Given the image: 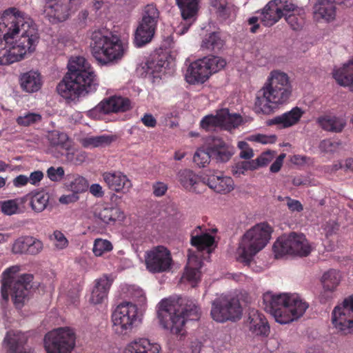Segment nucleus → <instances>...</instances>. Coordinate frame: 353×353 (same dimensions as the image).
I'll return each mask as SVG.
<instances>
[{
	"mask_svg": "<svg viewBox=\"0 0 353 353\" xmlns=\"http://www.w3.org/2000/svg\"><path fill=\"white\" fill-rule=\"evenodd\" d=\"M4 11L0 15V65H10L17 62L13 48L14 38L17 37L18 28L10 20H6Z\"/></svg>",
	"mask_w": 353,
	"mask_h": 353,
	"instance_id": "1a4fd4ad",
	"label": "nucleus"
},
{
	"mask_svg": "<svg viewBox=\"0 0 353 353\" xmlns=\"http://www.w3.org/2000/svg\"><path fill=\"white\" fill-rule=\"evenodd\" d=\"M332 322L341 334L346 335L353 332V295L345 298L334 308Z\"/></svg>",
	"mask_w": 353,
	"mask_h": 353,
	"instance_id": "ddd939ff",
	"label": "nucleus"
},
{
	"mask_svg": "<svg viewBox=\"0 0 353 353\" xmlns=\"http://www.w3.org/2000/svg\"><path fill=\"white\" fill-rule=\"evenodd\" d=\"M272 230L266 223L255 225L242 236L236 250L237 261L248 265L253 256L268 243Z\"/></svg>",
	"mask_w": 353,
	"mask_h": 353,
	"instance_id": "423d86ee",
	"label": "nucleus"
},
{
	"mask_svg": "<svg viewBox=\"0 0 353 353\" xmlns=\"http://www.w3.org/2000/svg\"><path fill=\"white\" fill-rule=\"evenodd\" d=\"M4 13L6 20L10 18V21H13L11 25L18 28L17 36L21 33L17 40L14 38L13 43L17 61H19L36 50L40 40L39 30L32 19L17 8H9L4 10Z\"/></svg>",
	"mask_w": 353,
	"mask_h": 353,
	"instance_id": "7ed1b4c3",
	"label": "nucleus"
},
{
	"mask_svg": "<svg viewBox=\"0 0 353 353\" xmlns=\"http://www.w3.org/2000/svg\"><path fill=\"white\" fill-rule=\"evenodd\" d=\"M161 350V347L159 343L141 338L129 343L123 353H160Z\"/></svg>",
	"mask_w": 353,
	"mask_h": 353,
	"instance_id": "b1692460",
	"label": "nucleus"
},
{
	"mask_svg": "<svg viewBox=\"0 0 353 353\" xmlns=\"http://www.w3.org/2000/svg\"><path fill=\"white\" fill-rule=\"evenodd\" d=\"M224 45L219 32H212L206 37L202 41L201 48L214 52L219 51Z\"/></svg>",
	"mask_w": 353,
	"mask_h": 353,
	"instance_id": "de8ad7c7",
	"label": "nucleus"
},
{
	"mask_svg": "<svg viewBox=\"0 0 353 353\" xmlns=\"http://www.w3.org/2000/svg\"><path fill=\"white\" fill-rule=\"evenodd\" d=\"M205 60L198 59L190 63L185 74V79L190 84L203 83L210 77Z\"/></svg>",
	"mask_w": 353,
	"mask_h": 353,
	"instance_id": "aec40b11",
	"label": "nucleus"
},
{
	"mask_svg": "<svg viewBox=\"0 0 353 353\" xmlns=\"http://www.w3.org/2000/svg\"><path fill=\"white\" fill-rule=\"evenodd\" d=\"M249 330L256 336H267L270 326L265 316L257 310H252L248 317Z\"/></svg>",
	"mask_w": 353,
	"mask_h": 353,
	"instance_id": "5701e85b",
	"label": "nucleus"
},
{
	"mask_svg": "<svg viewBox=\"0 0 353 353\" xmlns=\"http://www.w3.org/2000/svg\"><path fill=\"white\" fill-rule=\"evenodd\" d=\"M201 271L196 268H185L183 278L194 287L201 279Z\"/></svg>",
	"mask_w": 353,
	"mask_h": 353,
	"instance_id": "13d9d810",
	"label": "nucleus"
},
{
	"mask_svg": "<svg viewBox=\"0 0 353 353\" xmlns=\"http://www.w3.org/2000/svg\"><path fill=\"white\" fill-rule=\"evenodd\" d=\"M254 162L250 161H242L236 164V166L233 168L232 172L234 174H243L245 171L255 170L254 166Z\"/></svg>",
	"mask_w": 353,
	"mask_h": 353,
	"instance_id": "69168bd1",
	"label": "nucleus"
},
{
	"mask_svg": "<svg viewBox=\"0 0 353 353\" xmlns=\"http://www.w3.org/2000/svg\"><path fill=\"white\" fill-rule=\"evenodd\" d=\"M274 157V154L270 151L263 152L258 158L255 160H252L254 162V166L255 170L259 167L265 166L268 165Z\"/></svg>",
	"mask_w": 353,
	"mask_h": 353,
	"instance_id": "680f3d73",
	"label": "nucleus"
},
{
	"mask_svg": "<svg viewBox=\"0 0 353 353\" xmlns=\"http://www.w3.org/2000/svg\"><path fill=\"white\" fill-rule=\"evenodd\" d=\"M276 3L277 0H272L263 10L261 21L265 26H272L283 16Z\"/></svg>",
	"mask_w": 353,
	"mask_h": 353,
	"instance_id": "2f4dec72",
	"label": "nucleus"
},
{
	"mask_svg": "<svg viewBox=\"0 0 353 353\" xmlns=\"http://www.w3.org/2000/svg\"><path fill=\"white\" fill-rule=\"evenodd\" d=\"M291 94L292 86L288 74L279 70L272 71L256 93L255 112L266 115L274 113L288 102Z\"/></svg>",
	"mask_w": 353,
	"mask_h": 353,
	"instance_id": "f257e3e1",
	"label": "nucleus"
},
{
	"mask_svg": "<svg viewBox=\"0 0 353 353\" xmlns=\"http://www.w3.org/2000/svg\"><path fill=\"white\" fill-rule=\"evenodd\" d=\"M316 121L323 130L335 133L341 132L346 125L345 119L336 116H321Z\"/></svg>",
	"mask_w": 353,
	"mask_h": 353,
	"instance_id": "473e14b6",
	"label": "nucleus"
},
{
	"mask_svg": "<svg viewBox=\"0 0 353 353\" xmlns=\"http://www.w3.org/2000/svg\"><path fill=\"white\" fill-rule=\"evenodd\" d=\"M156 29L139 23L134 34V45L139 48L150 42L154 35Z\"/></svg>",
	"mask_w": 353,
	"mask_h": 353,
	"instance_id": "58836bf2",
	"label": "nucleus"
},
{
	"mask_svg": "<svg viewBox=\"0 0 353 353\" xmlns=\"http://www.w3.org/2000/svg\"><path fill=\"white\" fill-rule=\"evenodd\" d=\"M198 230L201 231V227L198 226L191 234V244L199 250L208 249L214 243V237L212 235L203 233L199 234Z\"/></svg>",
	"mask_w": 353,
	"mask_h": 353,
	"instance_id": "4c0bfd02",
	"label": "nucleus"
},
{
	"mask_svg": "<svg viewBox=\"0 0 353 353\" xmlns=\"http://www.w3.org/2000/svg\"><path fill=\"white\" fill-rule=\"evenodd\" d=\"M27 341L24 333L19 331L10 330L7 332L4 342L8 346L10 353H29L23 350V345Z\"/></svg>",
	"mask_w": 353,
	"mask_h": 353,
	"instance_id": "bb28decb",
	"label": "nucleus"
},
{
	"mask_svg": "<svg viewBox=\"0 0 353 353\" xmlns=\"http://www.w3.org/2000/svg\"><path fill=\"white\" fill-rule=\"evenodd\" d=\"M333 77L340 85L353 90V57L342 68L335 70Z\"/></svg>",
	"mask_w": 353,
	"mask_h": 353,
	"instance_id": "c9c22d12",
	"label": "nucleus"
},
{
	"mask_svg": "<svg viewBox=\"0 0 353 353\" xmlns=\"http://www.w3.org/2000/svg\"><path fill=\"white\" fill-rule=\"evenodd\" d=\"M181 185L187 191L201 193L205 189V177L201 179L190 169L181 170L177 174Z\"/></svg>",
	"mask_w": 353,
	"mask_h": 353,
	"instance_id": "6ab92c4d",
	"label": "nucleus"
},
{
	"mask_svg": "<svg viewBox=\"0 0 353 353\" xmlns=\"http://www.w3.org/2000/svg\"><path fill=\"white\" fill-rule=\"evenodd\" d=\"M112 250V245L108 240L97 239L94 242L92 252L97 256H101L105 252H109Z\"/></svg>",
	"mask_w": 353,
	"mask_h": 353,
	"instance_id": "6e6d98bb",
	"label": "nucleus"
},
{
	"mask_svg": "<svg viewBox=\"0 0 353 353\" xmlns=\"http://www.w3.org/2000/svg\"><path fill=\"white\" fill-rule=\"evenodd\" d=\"M19 271V265L9 267L2 272L1 280L2 299L6 303L10 296L17 310H21L28 302L34 279L31 274H23L17 277Z\"/></svg>",
	"mask_w": 353,
	"mask_h": 353,
	"instance_id": "39448f33",
	"label": "nucleus"
},
{
	"mask_svg": "<svg viewBox=\"0 0 353 353\" xmlns=\"http://www.w3.org/2000/svg\"><path fill=\"white\" fill-rule=\"evenodd\" d=\"M49 199L50 194L44 190L32 192L30 206L35 212H41L47 208Z\"/></svg>",
	"mask_w": 353,
	"mask_h": 353,
	"instance_id": "37998d69",
	"label": "nucleus"
},
{
	"mask_svg": "<svg viewBox=\"0 0 353 353\" xmlns=\"http://www.w3.org/2000/svg\"><path fill=\"white\" fill-rule=\"evenodd\" d=\"M200 127L207 132L215 131L217 128L221 129V117H219V110L215 115L208 114L202 118L200 121Z\"/></svg>",
	"mask_w": 353,
	"mask_h": 353,
	"instance_id": "8fccbe9b",
	"label": "nucleus"
},
{
	"mask_svg": "<svg viewBox=\"0 0 353 353\" xmlns=\"http://www.w3.org/2000/svg\"><path fill=\"white\" fill-rule=\"evenodd\" d=\"M98 82L94 70H84L65 78L57 86L58 93L63 98L74 100L97 90Z\"/></svg>",
	"mask_w": 353,
	"mask_h": 353,
	"instance_id": "0eeeda50",
	"label": "nucleus"
},
{
	"mask_svg": "<svg viewBox=\"0 0 353 353\" xmlns=\"http://www.w3.org/2000/svg\"><path fill=\"white\" fill-rule=\"evenodd\" d=\"M75 333L65 327L48 332L44 338L47 353H70L75 346Z\"/></svg>",
	"mask_w": 353,
	"mask_h": 353,
	"instance_id": "9b49d317",
	"label": "nucleus"
},
{
	"mask_svg": "<svg viewBox=\"0 0 353 353\" xmlns=\"http://www.w3.org/2000/svg\"><path fill=\"white\" fill-rule=\"evenodd\" d=\"M276 3L280 7V10L282 11L285 17V14H291L300 9L288 1L277 0Z\"/></svg>",
	"mask_w": 353,
	"mask_h": 353,
	"instance_id": "338daca9",
	"label": "nucleus"
},
{
	"mask_svg": "<svg viewBox=\"0 0 353 353\" xmlns=\"http://www.w3.org/2000/svg\"><path fill=\"white\" fill-rule=\"evenodd\" d=\"M47 139L49 143V150L57 151L61 154H63V151L69 150L71 147L68 137L64 132L57 130L49 132Z\"/></svg>",
	"mask_w": 353,
	"mask_h": 353,
	"instance_id": "393cba45",
	"label": "nucleus"
},
{
	"mask_svg": "<svg viewBox=\"0 0 353 353\" xmlns=\"http://www.w3.org/2000/svg\"><path fill=\"white\" fill-rule=\"evenodd\" d=\"M219 117H221V129L226 130H231L237 128L242 121L241 117L239 114H232L227 108L219 110Z\"/></svg>",
	"mask_w": 353,
	"mask_h": 353,
	"instance_id": "79ce46f5",
	"label": "nucleus"
},
{
	"mask_svg": "<svg viewBox=\"0 0 353 353\" xmlns=\"http://www.w3.org/2000/svg\"><path fill=\"white\" fill-rule=\"evenodd\" d=\"M273 251L276 258H281L285 254H291V243L289 235L279 237L273 245Z\"/></svg>",
	"mask_w": 353,
	"mask_h": 353,
	"instance_id": "49530a36",
	"label": "nucleus"
},
{
	"mask_svg": "<svg viewBox=\"0 0 353 353\" xmlns=\"http://www.w3.org/2000/svg\"><path fill=\"white\" fill-rule=\"evenodd\" d=\"M145 264L153 274L169 272L173 265L171 252L163 245L153 247L145 254Z\"/></svg>",
	"mask_w": 353,
	"mask_h": 353,
	"instance_id": "4468645a",
	"label": "nucleus"
},
{
	"mask_svg": "<svg viewBox=\"0 0 353 353\" xmlns=\"http://www.w3.org/2000/svg\"><path fill=\"white\" fill-rule=\"evenodd\" d=\"M126 50L127 47L120 38L112 34L107 49L108 54L105 56L103 64L121 59Z\"/></svg>",
	"mask_w": 353,
	"mask_h": 353,
	"instance_id": "c756f323",
	"label": "nucleus"
},
{
	"mask_svg": "<svg viewBox=\"0 0 353 353\" xmlns=\"http://www.w3.org/2000/svg\"><path fill=\"white\" fill-rule=\"evenodd\" d=\"M203 59L205 60L208 70L210 72V76L212 73H215L223 68L226 64V62L223 59L217 56L211 55L204 57Z\"/></svg>",
	"mask_w": 353,
	"mask_h": 353,
	"instance_id": "864d4df0",
	"label": "nucleus"
},
{
	"mask_svg": "<svg viewBox=\"0 0 353 353\" xmlns=\"http://www.w3.org/2000/svg\"><path fill=\"white\" fill-rule=\"evenodd\" d=\"M242 307L239 300L230 296H221L212 302L210 316L217 323L236 321L241 318Z\"/></svg>",
	"mask_w": 353,
	"mask_h": 353,
	"instance_id": "6e6552de",
	"label": "nucleus"
},
{
	"mask_svg": "<svg viewBox=\"0 0 353 353\" xmlns=\"http://www.w3.org/2000/svg\"><path fill=\"white\" fill-rule=\"evenodd\" d=\"M102 177L108 188L117 193L126 194L132 187V181L120 171L105 172Z\"/></svg>",
	"mask_w": 353,
	"mask_h": 353,
	"instance_id": "a211bd4d",
	"label": "nucleus"
},
{
	"mask_svg": "<svg viewBox=\"0 0 353 353\" xmlns=\"http://www.w3.org/2000/svg\"><path fill=\"white\" fill-rule=\"evenodd\" d=\"M263 303L265 310L280 324L297 320L308 307V304L296 294H276L268 292L263 295Z\"/></svg>",
	"mask_w": 353,
	"mask_h": 353,
	"instance_id": "20e7f679",
	"label": "nucleus"
},
{
	"mask_svg": "<svg viewBox=\"0 0 353 353\" xmlns=\"http://www.w3.org/2000/svg\"><path fill=\"white\" fill-rule=\"evenodd\" d=\"M176 5L181 10L184 22L178 27V34H183L188 32L190 26L196 19L198 11L199 0H176Z\"/></svg>",
	"mask_w": 353,
	"mask_h": 353,
	"instance_id": "f3484780",
	"label": "nucleus"
},
{
	"mask_svg": "<svg viewBox=\"0 0 353 353\" xmlns=\"http://www.w3.org/2000/svg\"><path fill=\"white\" fill-rule=\"evenodd\" d=\"M111 285L112 281L107 276L97 279L90 296V302L94 304L102 303L107 297Z\"/></svg>",
	"mask_w": 353,
	"mask_h": 353,
	"instance_id": "7c9ffc66",
	"label": "nucleus"
},
{
	"mask_svg": "<svg viewBox=\"0 0 353 353\" xmlns=\"http://www.w3.org/2000/svg\"><path fill=\"white\" fill-rule=\"evenodd\" d=\"M75 333L65 327L48 332L44 338L47 353H70L75 346Z\"/></svg>",
	"mask_w": 353,
	"mask_h": 353,
	"instance_id": "9d476101",
	"label": "nucleus"
},
{
	"mask_svg": "<svg viewBox=\"0 0 353 353\" xmlns=\"http://www.w3.org/2000/svg\"><path fill=\"white\" fill-rule=\"evenodd\" d=\"M132 108V103L128 98L115 95L103 99L88 111V116L94 119H101L105 114L125 112Z\"/></svg>",
	"mask_w": 353,
	"mask_h": 353,
	"instance_id": "2eb2a0df",
	"label": "nucleus"
},
{
	"mask_svg": "<svg viewBox=\"0 0 353 353\" xmlns=\"http://www.w3.org/2000/svg\"><path fill=\"white\" fill-rule=\"evenodd\" d=\"M291 243V254L306 256L311 252V248L305 236L292 232L289 234Z\"/></svg>",
	"mask_w": 353,
	"mask_h": 353,
	"instance_id": "72a5a7b5",
	"label": "nucleus"
},
{
	"mask_svg": "<svg viewBox=\"0 0 353 353\" xmlns=\"http://www.w3.org/2000/svg\"><path fill=\"white\" fill-rule=\"evenodd\" d=\"M206 185L217 193L227 194L234 190V184L231 177L216 172L205 178Z\"/></svg>",
	"mask_w": 353,
	"mask_h": 353,
	"instance_id": "4be33fe9",
	"label": "nucleus"
},
{
	"mask_svg": "<svg viewBox=\"0 0 353 353\" xmlns=\"http://www.w3.org/2000/svg\"><path fill=\"white\" fill-rule=\"evenodd\" d=\"M304 112L299 107L293 108L290 111L274 117L269 121L270 125H277L286 128L296 124Z\"/></svg>",
	"mask_w": 353,
	"mask_h": 353,
	"instance_id": "a878e982",
	"label": "nucleus"
},
{
	"mask_svg": "<svg viewBox=\"0 0 353 353\" xmlns=\"http://www.w3.org/2000/svg\"><path fill=\"white\" fill-rule=\"evenodd\" d=\"M71 3V0H46V11L58 21H63L70 15Z\"/></svg>",
	"mask_w": 353,
	"mask_h": 353,
	"instance_id": "412c9836",
	"label": "nucleus"
},
{
	"mask_svg": "<svg viewBox=\"0 0 353 353\" xmlns=\"http://www.w3.org/2000/svg\"><path fill=\"white\" fill-rule=\"evenodd\" d=\"M112 137L109 135H101L97 137H90L81 140V144L85 148L99 147L108 145L112 141Z\"/></svg>",
	"mask_w": 353,
	"mask_h": 353,
	"instance_id": "3c124183",
	"label": "nucleus"
},
{
	"mask_svg": "<svg viewBox=\"0 0 353 353\" xmlns=\"http://www.w3.org/2000/svg\"><path fill=\"white\" fill-rule=\"evenodd\" d=\"M67 188L72 192L78 194L87 190L88 183L87 180L81 176L72 177V179L66 184Z\"/></svg>",
	"mask_w": 353,
	"mask_h": 353,
	"instance_id": "5fc2aeb1",
	"label": "nucleus"
},
{
	"mask_svg": "<svg viewBox=\"0 0 353 353\" xmlns=\"http://www.w3.org/2000/svg\"><path fill=\"white\" fill-rule=\"evenodd\" d=\"M52 240L54 241V246L59 250H63L68 247V241L65 234L59 230L53 232Z\"/></svg>",
	"mask_w": 353,
	"mask_h": 353,
	"instance_id": "052dcab7",
	"label": "nucleus"
},
{
	"mask_svg": "<svg viewBox=\"0 0 353 353\" xmlns=\"http://www.w3.org/2000/svg\"><path fill=\"white\" fill-rule=\"evenodd\" d=\"M21 88L27 92L38 91L41 86L40 74L34 71H29L21 75L20 78Z\"/></svg>",
	"mask_w": 353,
	"mask_h": 353,
	"instance_id": "e433bc0d",
	"label": "nucleus"
},
{
	"mask_svg": "<svg viewBox=\"0 0 353 353\" xmlns=\"http://www.w3.org/2000/svg\"><path fill=\"white\" fill-rule=\"evenodd\" d=\"M94 216L102 222L109 224L123 218V213L118 207L99 205L95 208Z\"/></svg>",
	"mask_w": 353,
	"mask_h": 353,
	"instance_id": "cd10ccee",
	"label": "nucleus"
},
{
	"mask_svg": "<svg viewBox=\"0 0 353 353\" xmlns=\"http://www.w3.org/2000/svg\"><path fill=\"white\" fill-rule=\"evenodd\" d=\"M339 146V143L332 141L331 139H324L321 141L319 148L322 152L326 153H333L336 152Z\"/></svg>",
	"mask_w": 353,
	"mask_h": 353,
	"instance_id": "e2e57ef3",
	"label": "nucleus"
},
{
	"mask_svg": "<svg viewBox=\"0 0 353 353\" xmlns=\"http://www.w3.org/2000/svg\"><path fill=\"white\" fill-rule=\"evenodd\" d=\"M112 33L104 30H94L91 35L90 47L92 56L99 63L104 62L105 56L108 54L107 49Z\"/></svg>",
	"mask_w": 353,
	"mask_h": 353,
	"instance_id": "dca6fc26",
	"label": "nucleus"
},
{
	"mask_svg": "<svg viewBox=\"0 0 353 353\" xmlns=\"http://www.w3.org/2000/svg\"><path fill=\"white\" fill-rule=\"evenodd\" d=\"M29 236H23L17 239L13 245L12 252L14 254L28 253Z\"/></svg>",
	"mask_w": 353,
	"mask_h": 353,
	"instance_id": "bf43d9fd",
	"label": "nucleus"
},
{
	"mask_svg": "<svg viewBox=\"0 0 353 353\" xmlns=\"http://www.w3.org/2000/svg\"><path fill=\"white\" fill-rule=\"evenodd\" d=\"M211 5L223 19L229 18L236 12V7L227 0H212Z\"/></svg>",
	"mask_w": 353,
	"mask_h": 353,
	"instance_id": "a18cd8bd",
	"label": "nucleus"
},
{
	"mask_svg": "<svg viewBox=\"0 0 353 353\" xmlns=\"http://www.w3.org/2000/svg\"><path fill=\"white\" fill-rule=\"evenodd\" d=\"M28 241V250L27 254L35 255L42 250L43 245L40 240L29 236Z\"/></svg>",
	"mask_w": 353,
	"mask_h": 353,
	"instance_id": "0e129e2a",
	"label": "nucleus"
},
{
	"mask_svg": "<svg viewBox=\"0 0 353 353\" xmlns=\"http://www.w3.org/2000/svg\"><path fill=\"white\" fill-rule=\"evenodd\" d=\"M48 176L52 181H58L62 179L64 175V170L61 167L55 168L50 167L47 171Z\"/></svg>",
	"mask_w": 353,
	"mask_h": 353,
	"instance_id": "774afa93",
	"label": "nucleus"
},
{
	"mask_svg": "<svg viewBox=\"0 0 353 353\" xmlns=\"http://www.w3.org/2000/svg\"><path fill=\"white\" fill-rule=\"evenodd\" d=\"M41 120V116L36 113H28L24 116H20L17 119V123L19 125L28 126Z\"/></svg>",
	"mask_w": 353,
	"mask_h": 353,
	"instance_id": "4d7b16f0",
	"label": "nucleus"
},
{
	"mask_svg": "<svg viewBox=\"0 0 353 353\" xmlns=\"http://www.w3.org/2000/svg\"><path fill=\"white\" fill-rule=\"evenodd\" d=\"M138 308L130 302L119 304L112 314V330L119 336H125L132 332L137 319Z\"/></svg>",
	"mask_w": 353,
	"mask_h": 353,
	"instance_id": "f8f14e48",
	"label": "nucleus"
},
{
	"mask_svg": "<svg viewBox=\"0 0 353 353\" xmlns=\"http://www.w3.org/2000/svg\"><path fill=\"white\" fill-rule=\"evenodd\" d=\"M201 316V310L192 300L179 297L177 300L163 299L159 303L158 317L162 327L170 330L174 334H183L185 322L197 321Z\"/></svg>",
	"mask_w": 353,
	"mask_h": 353,
	"instance_id": "f03ea898",
	"label": "nucleus"
},
{
	"mask_svg": "<svg viewBox=\"0 0 353 353\" xmlns=\"http://www.w3.org/2000/svg\"><path fill=\"white\" fill-rule=\"evenodd\" d=\"M160 12L154 3L146 5L142 11L141 20L139 23L157 28Z\"/></svg>",
	"mask_w": 353,
	"mask_h": 353,
	"instance_id": "ea45409f",
	"label": "nucleus"
},
{
	"mask_svg": "<svg viewBox=\"0 0 353 353\" xmlns=\"http://www.w3.org/2000/svg\"><path fill=\"white\" fill-rule=\"evenodd\" d=\"M335 0H321L314 6V14L316 18L323 19L327 21L334 19L336 16Z\"/></svg>",
	"mask_w": 353,
	"mask_h": 353,
	"instance_id": "f704fd0d",
	"label": "nucleus"
},
{
	"mask_svg": "<svg viewBox=\"0 0 353 353\" xmlns=\"http://www.w3.org/2000/svg\"><path fill=\"white\" fill-rule=\"evenodd\" d=\"M341 276L336 270L331 269L325 272L322 276L324 293L334 292L341 282Z\"/></svg>",
	"mask_w": 353,
	"mask_h": 353,
	"instance_id": "a19ab883",
	"label": "nucleus"
},
{
	"mask_svg": "<svg viewBox=\"0 0 353 353\" xmlns=\"http://www.w3.org/2000/svg\"><path fill=\"white\" fill-rule=\"evenodd\" d=\"M211 158H212V153L209 143L207 148H199L196 151L193 161L198 166L203 168L210 163Z\"/></svg>",
	"mask_w": 353,
	"mask_h": 353,
	"instance_id": "603ef678",
	"label": "nucleus"
},
{
	"mask_svg": "<svg viewBox=\"0 0 353 353\" xmlns=\"http://www.w3.org/2000/svg\"><path fill=\"white\" fill-rule=\"evenodd\" d=\"M68 72L66 75H71L84 70H94L90 63L83 57H72L68 64Z\"/></svg>",
	"mask_w": 353,
	"mask_h": 353,
	"instance_id": "c03bdc74",
	"label": "nucleus"
},
{
	"mask_svg": "<svg viewBox=\"0 0 353 353\" xmlns=\"http://www.w3.org/2000/svg\"><path fill=\"white\" fill-rule=\"evenodd\" d=\"M285 21L293 30H300L305 24V12L303 9L291 14H285Z\"/></svg>",
	"mask_w": 353,
	"mask_h": 353,
	"instance_id": "09e8293b",
	"label": "nucleus"
},
{
	"mask_svg": "<svg viewBox=\"0 0 353 353\" xmlns=\"http://www.w3.org/2000/svg\"><path fill=\"white\" fill-rule=\"evenodd\" d=\"M210 144L212 159H215L217 161L226 162L233 154L232 148L220 138L212 137Z\"/></svg>",
	"mask_w": 353,
	"mask_h": 353,
	"instance_id": "c85d7f7f",
	"label": "nucleus"
}]
</instances>
